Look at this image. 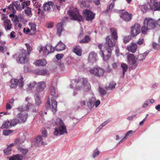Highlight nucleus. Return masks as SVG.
<instances>
[{
  "label": "nucleus",
  "mask_w": 160,
  "mask_h": 160,
  "mask_svg": "<svg viewBox=\"0 0 160 160\" xmlns=\"http://www.w3.org/2000/svg\"><path fill=\"white\" fill-rule=\"evenodd\" d=\"M156 22L151 18H146L144 21L143 25L141 28L142 32L145 34L148 30L152 29L155 28Z\"/></svg>",
  "instance_id": "nucleus-1"
},
{
  "label": "nucleus",
  "mask_w": 160,
  "mask_h": 160,
  "mask_svg": "<svg viewBox=\"0 0 160 160\" xmlns=\"http://www.w3.org/2000/svg\"><path fill=\"white\" fill-rule=\"evenodd\" d=\"M98 48L100 49L103 59L104 61H107L110 57L112 52V49L103 46L102 44H100L98 45Z\"/></svg>",
  "instance_id": "nucleus-2"
},
{
  "label": "nucleus",
  "mask_w": 160,
  "mask_h": 160,
  "mask_svg": "<svg viewBox=\"0 0 160 160\" xmlns=\"http://www.w3.org/2000/svg\"><path fill=\"white\" fill-rule=\"evenodd\" d=\"M28 56L27 51L24 49H22L17 58V61L20 63H25L28 61Z\"/></svg>",
  "instance_id": "nucleus-3"
},
{
  "label": "nucleus",
  "mask_w": 160,
  "mask_h": 160,
  "mask_svg": "<svg viewBox=\"0 0 160 160\" xmlns=\"http://www.w3.org/2000/svg\"><path fill=\"white\" fill-rule=\"evenodd\" d=\"M54 51V48L50 44H47L45 47L41 46L39 50L40 53L42 55H47Z\"/></svg>",
  "instance_id": "nucleus-4"
},
{
  "label": "nucleus",
  "mask_w": 160,
  "mask_h": 160,
  "mask_svg": "<svg viewBox=\"0 0 160 160\" xmlns=\"http://www.w3.org/2000/svg\"><path fill=\"white\" fill-rule=\"evenodd\" d=\"M68 13L72 19L80 21L83 19L82 16L79 14L78 10L77 8H74L73 11H68Z\"/></svg>",
  "instance_id": "nucleus-5"
},
{
  "label": "nucleus",
  "mask_w": 160,
  "mask_h": 160,
  "mask_svg": "<svg viewBox=\"0 0 160 160\" xmlns=\"http://www.w3.org/2000/svg\"><path fill=\"white\" fill-rule=\"evenodd\" d=\"M18 110L20 112L28 111L33 112H37L38 111V108H36L35 106L30 102H28L26 106L24 108L22 106L18 108Z\"/></svg>",
  "instance_id": "nucleus-6"
},
{
  "label": "nucleus",
  "mask_w": 160,
  "mask_h": 160,
  "mask_svg": "<svg viewBox=\"0 0 160 160\" xmlns=\"http://www.w3.org/2000/svg\"><path fill=\"white\" fill-rule=\"evenodd\" d=\"M89 72L91 74L98 77L103 76L104 73V70L98 66L91 68L89 70Z\"/></svg>",
  "instance_id": "nucleus-7"
},
{
  "label": "nucleus",
  "mask_w": 160,
  "mask_h": 160,
  "mask_svg": "<svg viewBox=\"0 0 160 160\" xmlns=\"http://www.w3.org/2000/svg\"><path fill=\"white\" fill-rule=\"evenodd\" d=\"M59 120L60 121V127L58 128H56L54 132V134L55 136H57L58 134L60 135H62L64 133H67L68 132L66 130V128L62 121L60 119Z\"/></svg>",
  "instance_id": "nucleus-8"
},
{
  "label": "nucleus",
  "mask_w": 160,
  "mask_h": 160,
  "mask_svg": "<svg viewBox=\"0 0 160 160\" xmlns=\"http://www.w3.org/2000/svg\"><path fill=\"white\" fill-rule=\"evenodd\" d=\"M23 78H21L20 79L18 80L16 79H12L10 81V88H16L17 85L20 88H22L24 85Z\"/></svg>",
  "instance_id": "nucleus-9"
},
{
  "label": "nucleus",
  "mask_w": 160,
  "mask_h": 160,
  "mask_svg": "<svg viewBox=\"0 0 160 160\" xmlns=\"http://www.w3.org/2000/svg\"><path fill=\"white\" fill-rule=\"evenodd\" d=\"M119 15L122 20L128 22L132 19V14L125 11L124 10H120L119 11Z\"/></svg>",
  "instance_id": "nucleus-10"
},
{
  "label": "nucleus",
  "mask_w": 160,
  "mask_h": 160,
  "mask_svg": "<svg viewBox=\"0 0 160 160\" xmlns=\"http://www.w3.org/2000/svg\"><path fill=\"white\" fill-rule=\"evenodd\" d=\"M117 40H115L113 38H112L110 36H108L106 38V41L104 47L112 49L113 47L115 45L116 42Z\"/></svg>",
  "instance_id": "nucleus-11"
},
{
  "label": "nucleus",
  "mask_w": 160,
  "mask_h": 160,
  "mask_svg": "<svg viewBox=\"0 0 160 160\" xmlns=\"http://www.w3.org/2000/svg\"><path fill=\"white\" fill-rule=\"evenodd\" d=\"M127 58L128 62L130 65H131L133 68H135L138 65V63L135 59L134 55L131 53L127 54Z\"/></svg>",
  "instance_id": "nucleus-12"
},
{
  "label": "nucleus",
  "mask_w": 160,
  "mask_h": 160,
  "mask_svg": "<svg viewBox=\"0 0 160 160\" xmlns=\"http://www.w3.org/2000/svg\"><path fill=\"white\" fill-rule=\"evenodd\" d=\"M140 25L138 23H135L131 28V34L132 37L138 35L140 32Z\"/></svg>",
  "instance_id": "nucleus-13"
},
{
  "label": "nucleus",
  "mask_w": 160,
  "mask_h": 160,
  "mask_svg": "<svg viewBox=\"0 0 160 160\" xmlns=\"http://www.w3.org/2000/svg\"><path fill=\"white\" fill-rule=\"evenodd\" d=\"M83 13L85 15L86 19L88 21H92L95 18V14L89 10H85Z\"/></svg>",
  "instance_id": "nucleus-14"
},
{
  "label": "nucleus",
  "mask_w": 160,
  "mask_h": 160,
  "mask_svg": "<svg viewBox=\"0 0 160 160\" xmlns=\"http://www.w3.org/2000/svg\"><path fill=\"white\" fill-rule=\"evenodd\" d=\"M2 19V20H4L3 23L5 29L6 30H10L12 26V24L10 20L4 17V15H3Z\"/></svg>",
  "instance_id": "nucleus-15"
},
{
  "label": "nucleus",
  "mask_w": 160,
  "mask_h": 160,
  "mask_svg": "<svg viewBox=\"0 0 160 160\" xmlns=\"http://www.w3.org/2000/svg\"><path fill=\"white\" fill-rule=\"evenodd\" d=\"M80 80L82 83L85 92H88L91 89V85L88 82L87 79L85 78L81 79Z\"/></svg>",
  "instance_id": "nucleus-16"
},
{
  "label": "nucleus",
  "mask_w": 160,
  "mask_h": 160,
  "mask_svg": "<svg viewBox=\"0 0 160 160\" xmlns=\"http://www.w3.org/2000/svg\"><path fill=\"white\" fill-rule=\"evenodd\" d=\"M42 136H39L37 138L36 142L38 143L42 141L43 140V137L46 138L48 135L47 132L45 128H42L41 130Z\"/></svg>",
  "instance_id": "nucleus-17"
},
{
  "label": "nucleus",
  "mask_w": 160,
  "mask_h": 160,
  "mask_svg": "<svg viewBox=\"0 0 160 160\" xmlns=\"http://www.w3.org/2000/svg\"><path fill=\"white\" fill-rule=\"evenodd\" d=\"M17 117L19 118L21 122H24L27 120L28 117V114L27 113L22 112L17 115Z\"/></svg>",
  "instance_id": "nucleus-18"
},
{
  "label": "nucleus",
  "mask_w": 160,
  "mask_h": 160,
  "mask_svg": "<svg viewBox=\"0 0 160 160\" xmlns=\"http://www.w3.org/2000/svg\"><path fill=\"white\" fill-rule=\"evenodd\" d=\"M46 84L44 82H39L36 88L37 91L38 92H42L46 87Z\"/></svg>",
  "instance_id": "nucleus-19"
},
{
  "label": "nucleus",
  "mask_w": 160,
  "mask_h": 160,
  "mask_svg": "<svg viewBox=\"0 0 160 160\" xmlns=\"http://www.w3.org/2000/svg\"><path fill=\"white\" fill-rule=\"evenodd\" d=\"M127 49L129 51L132 53L135 52L137 48V44L135 42H132L131 45L127 46Z\"/></svg>",
  "instance_id": "nucleus-20"
},
{
  "label": "nucleus",
  "mask_w": 160,
  "mask_h": 160,
  "mask_svg": "<svg viewBox=\"0 0 160 160\" xmlns=\"http://www.w3.org/2000/svg\"><path fill=\"white\" fill-rule=\"evenodd\" d=\"M65 48L66 47L64 44L60 41L55 47L54 48V50L56 49L57 51H61L64 50Z\"/></svg>",
  "instance_id": "nucleus-21"
},
{
  "label": "nucleus",
  "mask_w": 160,
  "mask_h": 160,
  "mask_svg": "<svg viewBox=\"0 0 160 160\" xmlns=\"http://www.w3.org/2000/svg\"><path fill=\"white\" fill-rule=\"evenodd\" d=\"M73 52L77 55L81 56L82 53V49L81 47L79 45H77L74 48Z\"/></svg>",
  "instance_id": "nucleus-22"
},
{
  "label": "nucleus",
  "mask_w": 160,
  "mask_h": 160,
  "mask_svg": "<svg viewBox=\"0 0 160 160\" xmlns=\"http://www.w3.org/2000/svg\"><path fill=\"white\" fill-rule=\"evenodd\" d=\"M31 32L29 35H32L35 34L36 32V24L33 22H30L29 24Z\"/></svg>",
  "instance_id": "nucleus-23"
},
{
  "label": "nucleus",
  "mask_w": 160,
  "mask_h": 160,
  "mask_svg": "<svg viewBox=\"0 0 160 160\" xmlns=\"http://www.w3.org/2000/svg\"><path fill=\"white\" fill-rule=\"evenodd\" d=\"M54 5V3L52 2H50L45 3L43 5L44 10L45 11H49L51 7H52Z\"/></svg>",
  "instance_id": "nucleus-24"
},
{
  "label": "nucleus",
  "mask_w": 160,
  "mask_h": 160,
  "mask_svg": "<svg viewBox=\"0 0 160 160\" xmlns=\"http://www.w3.org/2000/svg\"><path fill=\"white\" fill-rule=\"evenodd\" d=\"M111 37L115 40H117L118 38L117 30L115 28H111L110 29Z\"/></svg>",
  "instance_id": "nucleus-25"
},
{
  "label": "nucleus",
  "mask_w": 160,
  "mask_h": 160,
  "mask_svg": "<svg viewBox=\"0 0 160 160\" xmlns=\"http://www.w3.org/2000/svg\"><path fill=\"white\" fill-rule=\"evenodd\" d=\"M62 26V23H58L57 26V34L59 36H61L62 32L64 30Z\"/></svg>",
  "instance_id": "nucleus-26"
},
{
  "label": "nucleus",
  "mask_w": 160,
  "mask_h": 160,
  "mask_svg": "<svg viewBox=\"0 0 160 160\" xmlns=\"http://www.w3.org/2000/svg\"><path fill=\"white\" fill-rule=\"evenodd\" d=\"M25 157L20 154L13 155L9 158V160H22Z\"/></svg>",
  "instance_id": "nucleus-27"
},
{
  "label": "nucleus",
  "mask_w": 160,
  "mask_h": 160,
  "mask_svg": "<svg viewBox=\"0 0 160 160\" xmlns=\"http://www.w3.org/2000/svg\"><path fill=\"white\" fill-rule=\"evenodd\" d=\"M148 53V52H145L143 53H139L136 57L137 59L139 61H142L145 59L146 56Z\"/></svg>",
  "instance_id": "nucleus-28"
},
{
  "label": "nucleus",
  "mask_w": 160,
  "mask_h": 160,
  "mask_svg": "<svg viewBox=\"0 0 160 160\" xmlns=\"http://www.w3.org/2000/svg\"><path fill=\"white\" fill-rule=\"evenodd\" d=\"M52 102V111H56L57 108V101L55 100L54 98L52 97L51 98Z\"/></svg>",
  "instance_id": "nucleus-29"
},
{
  "label": "nucleus",
  "mask_w": 160,
  "mask_h": 160,
  "mask_svg": "<svg viewBox=\"0 0 160 160\" xmlns=\"http://www.w3.org/2000/svg\"><path fill=\"white\" fill-rule=\"evenodd\" d=\"M47 63V61L45 59H42L37 60L35 62V65L37 66H43L45 65Z\"/></svg>",
  "instance_id": "nucleus-30"
},
{
  "label": "nucleus",
  "mask_w": 160,
  "mask_h": 160,
  "mask_svg": "<svg viewBox=\"0 0 160 160\" xmlns=\"http://www.w3.org/2000/svg\"><path fill=\"white\" fill-rule=\"evenodd\" d=\"M135 132L132 130H129L125 134V136L120 141V142H122L126 140L128 138L131 136Z\"/></svg>",
  "instance_id": "nucleus-31"
},
{
  "label": "nucleus",
  "mask_w": 160,
  "mask_h": 160,
  "mask_svg": "<svg viewBox=\"0 0 160 160\" xmlns=\"http://www.w3.org/2000/svg\"><path fill=\"white\" fill-rule=\"evenodd\" d=\"M151 9L154 11L160 10V2H156L152 4V6L150 5Z\"/></svg>",
  "instance_id": "nucleus-32"
},
{
  "label": "nucleus",
  "mask_w": 160,
  "mask_h": 160,
  "mask_svg": "<svg viewBox=\"0 0 160 160\" xmlns=\"http://www.w3.org/2000/svg\"><path fill=\"white\" fill-rule=\"evenodd\" d=\"M97 55L95 52H92L89 54V59L92 61H96Z\"/></svg>",
  "instance_id": "nucleus-33"
},
{
  "label": "nucleus",
  "mask_w": 160,
  "mask_h": 160,
  "mask_svg": "<svg viewBox=\"0 0 160 160\" xmlns=\"http://www.w3.org/2000/svg\"><path fill=\"white\" fill-rule=\"evenodd\" d=\"M36 103L38 106H39L41 103V100L40 94L36 93L34 96Z\"/></svg>",
  "instance_id": "nucleus-34"
},
{
  "label": "nucleus",
  "mask_w": 160,
  "mask_h": 160,
  "mask_svg": "<svg viewBox=\"0 0 160 160\" xmlns=\"http://www.w3.org/2000/svg\"><path fill=\"white\" fill-rule=\"evenodd\" d=\"M36 74L41 75H45L47 74V71L44 69H38L35 71Z\"/></svg>",
  "instance_id": "nucleus-35"
},
{
  "label": "nucleus",
  "mask_w": 160,
  "mask_h": 160,
  "mask_svg": "<svg viewBox=\"0 0 160 160\" xmlns=\"http://www.w3.org/2000/svg\"><path fill=\"white\" fill-rule=\"evenodd\" d=\"M13 5L14 6V8L15 7L17 10L19 11L21 10L22 8V6L21 4L18 1H15L12 2Z\"/></svg>",
  "instance_id": "nucleus-36"
},
{
  "label": "nucleus",
  "mask_w": 160,
  "mask_h": 160,
  "mask_svg": "<svg viewBox=\"0 0 160 160\" xmlns=\"http://www.w3.org/2000/svg\"><path fill=\"white\" fill-rule=\"evenodd\" d=\"M148 6L149 7V8L151 9V8L150 7V5L149 4H147L146 5H142L140 6V8H141V11L143 13H145L147 12L148 10Z\"/></svg>",
  "instance_id": "nucleus-37"
},
{
  "label": "nucleus",
  "mask_w": 160,
  "mask_h": 160,
  "mask_svg": "<svg viewBox=\"0 0 160 160\" xmlns=\"http://www.w3.org/2000/svg\"><path fill=\"white\" fill-rule=\"evenodd\" d=\"M51 95L55 98L58 97V95L56 94L55 87L54 86H51L49 88Z\"/></svg>",
  "instance_id": "nucleus-38"
},
{
  "label": "nucleus",
  "mask_w": 160,
  "mask_h": 160,
  "mask_svg": "<svg viewBox=\"0 0 160 160\" xmlns=\"http://www.w3.org/2000/svg\"><path fill=\"white\" fill-rule=\"evenodd\" d=\"M121 67L122 69V76H124L125 72L127 71L128 69L127 65L124 63L121 64Z\"/></svg>",
  "instance_id": "nucleus-39"
},
{
  "label": "nucleus",
  "mask_w": 160,
  "mask_h": 160,
  "mask_svg": "<svg viewBox=\"0 0 160 160\" xmlns=\"http://www.w3.org/2000/svg\"><path fill=\"white\" fill-rule=\"evenodd\" d=\"M91 40V38L88 35L86 36L84 38L81 40L80 41V43H87L90 42Z\"/></svg>",
  "instance_id": "nucleus-40"
},
{
  "label": "nucleus",
  "mask_w": 160,
  "mask_h": 160,
  "mask_svg": "<svg viewBox=\"0 0 160 160\" xmlns=\"http://www.w3.org/2000/svg\"><path fill=\"white\" fill-rule=\"evenodd\" d=\"M95 101V99L94 98H92L89 100L88 102L87 103L89 108H91L94 106Z\"/></svg>",
  "instance_id": "nucleus-41"
},
{
  "label": "nucleus",
  "mask_w": 160,
  "mask_h": 160,
  "mask_svg": "<svg viewBox=\"0 0 160 160\" xmlns=\"http://www.w3.org/2000/svg\"><path fill=\"white\" fill-rule=\"evenodd\" d=\"M10 127H11V125L10 122L9 121H6L2 126V128H8Z\"/></svg>",
  "instance_id": "nucleus-42"
},
{
  "label": "nucleus",
  "mask_w": 160,
  "mask_h": 160,
  "mask_svg": "<svg viewBox=\"0 0 160 160\" xmlns=\"http://www.w3.org/2000/svg\"><path fill=\"white\" fill-rule=\"evenodd\" d=\"M20 122V120L17 118H15L11 120L10 122L11 126H15L18 123Z\"/></svg>",
  "instance_id": "nucleus-43"
},
{
  "label": "nucleus",
  "mask_w": 160,
  "mask_h": 160,
  "mask_svg": "<svg viewBox=\"0 0 160 160\" xmlns=\"http://www.w3.org/2000/svg\"><path fill=\"white\" fill-rule=\"evenodd\" d=\"M113 0V2H112L109 5V6L107 7V9L104 11V12L105 13L108 12L110 8L112 9L113 8V7L114 6V4H115L114 1L116 0Z\"/></svg>",
  "instance_id": "nucleus-44"
},
{
  "label": "nucleus",
  "mask_w": 160,
  "mask_h": 160,
  "mask_svg": "<svg viewBox=\"0 0 160 160\" xmlns=\"http://www.w3.org/2000/svg\"><path fill=\"white\" fill-rule=\"evenodd\" d=\"M116 84L114 82L110 83L108 87H106V89L107 90H112L115 88V85Z\"/></svg>",
  "instance_id": "nucleus-45"
},
{
  "label": "nucleus",
  "mask_w": 160,
  "mask_h": 160,
  "mask_svg": "<svg viewBox=\"0 0 160 160\" xmlns=\"http://www.w3.org/2000/svg\"><path fill=\"white\" fill-rule=\"evenodd\" d=\"M13 132V131L11 130H5L3 131V134L5 136H8L10 134L12 133Z\"/></svg>",
  "instance_id": "nucleus-46"
},
{
  "label": "nucleus",
  "mask_w": 160,
  "mask_h": 160,
  "mask_svg": "<svg viewBox=\"0 0 160 160\" xmlns=\"http://www.w3.org/2000/svg\"><path fill=\"white\" fill-rule=\"evenodd\" d=\"M131 39V37L130 36H126L123 38V42L124 43L128 42Z\"/></svg>",
  "instance_id": "nucleus-47"
},
{
  "label": "nucleus",
  "mask_w": 160,
  "mask_h": 160,
  "mask_svg": "<svg viewBox=\"0 0 160 160\" xmlns=\"http://www.w3.org/2000/svg\"><path fill=\"white\" fill-rule=\"evenodd\" d=\"M4 153L6 155H9L11 153L12 149L11 148L8 147L4 151Z\"/></svg>",
  "instance_id": "nucleus-48"
},
{
  "label": "nucleus",
  "mask_w": 160,
  "mask_h": 160,
  "mask_svg": "<svg viewBox=\"0 0 160 160\" xmlns=\"http://www.w3.org/2000/svg\"><path fill=\"white\" fill-rule=\"evenodd\" d=\"M25 45L27 48L28 55L29 56L30 55V52L32 51V49L28 43H26Z\"/></svg>",
  "instance_id": "nucleus-49"
},
{
  "label": "nucleus",
  "mask_w": 160,
  "mask_h": 160,
  "mask_svg": "<svg viewBox=\"0 0 160 160\" xmlns=\"http://www.w3.org/2000/svg\"><path fill=\"white\" fill-rule=\"evenodd\" d=\"M8 8L9 9L13 14H15L16 12V11L15 10L13 5L12 3L8 7Z\"/></svg>",
  "instance_id": "nucleus-50"
},
{
  "label": "nucleus",
  "mask_w": 160,
  "mask_h": 160,
  "mask_svg": "<svg viewBox=\"0 0 160 160\" xmlns=\"http://www.w3.org/2000/svg\"><path fill=\"white\" fill-rule=\"evenodd\" d=\"M25 13L28 16H30L32 15V12L31 9L27 7L25 10Z\"/></svg>",
  "instance_id": "nucleus-51"
},
{
  "label": "nucleus",
  "mask_w": 160,
  "mask_h": 160,
  "mask_svg": "<svg viewBox=\"0 0 160 160\" xmlns=\"http://www.w3.org/2000/svg\"><path fill=\"white\" fill-rule=\"evenodd\" d=\"M12 20L13 22L15 25L19 22L18 18L17 16H16L12 18Z\"/></svg>",
  "instance_id": "nucleus-52"
},
{
  "label": "nucleus",
  "mask_w": 160,
  "mask_h": 160,
  "mask_svg": "<svg viewBox=\"0 0 160 160\" xmlns=\"http://www.w3.org/2000/svg\"><path fill=\"white\" fill-rule=\"evenodd\" d=\"M30 2L28 0H27L26 1H24L22 3V8L24 9L25 7V5L27 6H28L30 4Z\"/></svg>",
  "instance_id": "nucleus-53"
},
{
  "label": "nucleus",
  "mask_w": 160,
  "mask_h": 160,
  "mask_svg": "<svg viewBox=\"0 0 160 160\" xmlns=\"http://www.w3.org/2000/svg\"><path fill=\"white\" fill-rule=\"evenodd\" d=\"M36 85V83L35 82H33L32 83L30 84L28 86L29 90L32 89L35 87Z\"/></svg>",
  "instance_id": "nucleus-54"
},
{
  "label": "nucleus",
  "mask_w": 160,
  "mask_h": 160,
  "mask_svg": "<svg viewBox=\"0 0 160 160\" xmlns=\"http://www.w3.org/2000/svg\"><path fill=\"white\" fill-rule=\"evenodd\" d=\"M100 153V152L97 149H95L93 153V157L95 158L96 156H98Z\"/></svg>",
  "instance_id": "nucleus-55"
},
{
  "label": "nucleus",
  "mask_w": 160,
  "mask_h": 160,
  "mask_svg": "<svg viewBox=\"0 0 160 160\" xmlns=\"http://www.w3.org/2000/svg\"><path fill=\"white\" fill-rule=\"evenodd\" d=\"M99 91L101 94L102 95H104L106 93V91L104 90L103 88L99 87Z\"/></svg>",
  "instance_id": "nucleus-56"
},
{
  "label": "nucleus",
  "mask_w": 160,
  "mask_h": 160,
  "mask_svg": "<svg viewBox=\"0 0 160 160\" xmlns=\"http://www.w3.org/2000/svg\"><path fill=\"white\" fill-rule=\"evenodd\" d=\"M152 47L153 48L155 49H158L160 48V45L155 42L153 43Z\"/></svg>",
  "instance_id": "nucleus-57"
},
{
  "label": "nucleus",
  "mask_w": 160,
  "mask_h": 160,
  "mask_svg": "<svg viewBox=\"0 0 160 160\" xmlns=\"http://www.w3.org/2000/svg\"><path fill=\"white\" fill-rule=\"evenodd\" d=\"M22 142H23L19 138L16 139L14 141V143L16 144H20Z\"/></svg>",
  "instance_id": "nucleus-58"
},
{
  "label": "nucleus",
  "mask_w": 160,
  "mask_h": 160,
  "mask_svg": "<svg viewBox=\"0 0 160 160\" xmlns=\"http://www.w3.org/2000/svg\"><path fill=\"white\" fill-rule=\"evenodd\" d=\"M20 151L23 155H25L28 152V149L21 148L20 149Z\"/></svg>",
  "instance_id": "nucleus-59"
},
{
  "label": "nucleus",
  "mask_w": 160,
  "mask_h": 160,
  "mask_svg": "<svg viewBox=\"0 0 160 160\" xmlns=\"http://www.w3.org/2000/svg\"><path fill=\"white\" fill-rule=\"evenodd\" d=\"M64 55L63 54H58L56 56V58L58 60H60L63 57Z\"/></svg>",
  "instance_id": "nucleus-60"
},
{
  "label": "nucleus",
  "mask_w": 160,
  "mask_h": 160,
  "mask_svg": "<svg viewBox=\"0 0 160 160\" xmlns=\"http://www.w3.org/2000/svg\"><path fill=\"white\" fill-rule=\"evenodd\" d=\"M144 42V39L143 38H140L138 41L137 43L138 45H141L143 44Z\"/></svg>",
  "instance_id": "nucleus-61"
},
{
  "label": "nucleus",
  "mask_w": 160,
  "mask_h": 160,
  "mask_svg": "<svg viewBox=\"0 0 160 160\" xmlns=\"http://www.w3.org/2000/svg\"><path fill=\"white\" fill-rule=\"evenodd\" d=\"M23 32L25 34H28V33L29 34L30 33V32H31V30H30L29 28H23Z\"/></svg>",
  "instance_id": "nucleus-62"
},
{
  "label": "nucleus",
  "mask_w": 160,
  "mask_h": 160,
  "mask_svg": "<svg viewBox=\"0 0 160 160\" xmlns=\"http://www.w3.org/2000/svg\"><path fill=\"white\" fill-rule=\"evenodd\" d=\"M53 22H50V23H48L46 25V27L48 28H51L53 27Z\"/></svg>",
  "instance_id": "nucleus-63"
},
{
  "label": "nucleus",
  "mask_w": 160,
  "mask_h": 160,
  "mask_svg": "<svg viewBox=\"0 0 160 160\" xmlns=\"http://www.w3.org/2000/svg\"><path fill=\"white\" fill-rule=\"evenodd\" d=\"M15 32L14 31L12 32L10 35V38H14L15 37V35H14Z\"/></svg>",
  "instance_id": "nucleus-64"
}]
</instances>
